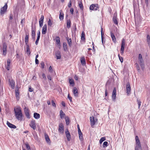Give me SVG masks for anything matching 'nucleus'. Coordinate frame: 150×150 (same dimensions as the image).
Masks as SVG:
<instances>
[{"instance_id": "obj_53", "label": "nucleus", "mask_w": 150, "mask_h": 150, "mask_svg": "<svg viewBox=\"0 0 150 150\" xmlns=\"http://www.w3.org/2000/svg\"><path fill=\"white\" fill-rule=\"evenodd\" d=\"M43 21H39V23L40 26V27H42L43 25Z\"/></svg>"}, {"instance_id": "obj_22", "label": "nucleus", "mask_w": 150, "mask_h": 150, "mask_svg": "<svg viewBox=\"0 0 150 150\" xmlns=\"http://www.w3.org/2000/svg\"><path fill=\"white\" fill-rule=\"evenodd\" d=\"M81 64L82 65H85L86 64V60L85 58L84 57H82L81 58Z\"/></svg>"}, {"instance_id": "obj_1", "label": "nucleus", "mask_w": 150, "mask_h": 150, "mask_svg": "<svg viewBox=\"0 0 150 150\" xmlns=\"http://www.w3.org/2000/svg\"><path fill=\"white\" fill-rule=\"evenodd\" d=\"M14 111L16 118L18 120H21L22 119V114L20 108L14 109Z\"/></svg>"}, {"instance_id": "obj_61", "label": "nucleus", "mask_w": 150, "mask_h": 150, "mask_svg": "<svg viewBox=\"0 0 150 150\" xmlns=\"http://www.w3.org/2000/svg\"><path fill=\"white\" fill-rule=\"evenodd\" d=\"M70 12L72 14H73L74 9L73 8H71V9H70Z\"/></svg>"}, {"instance_id": "obj_21", "label": "nucleus", "mask_w": 150, "mask_h": 150, "mask_svg": "<svg viewBox=\"0 0 150 150\" xmlns=\"http://www.w3.org/2000/svg\"><path fill=\"white\" fill-rule=\"evenodd\" d=\"M56 40L57 44L60 47L61 45L60 44V38L59 37L57 36L56 37Z\"/></svg>"}, {"instance_id": "obj_35", "label": "nucleus", "mask_w": 150, "mask_h": 150, "mask_svg": "<svg viewBox=\"0 0 150 150\" xmlns=\"http://www.w3.org/2000/svg\"><path fill=\"white\" fill-rule=\"evenodd\" d=\"M79 6L81 10H83V6L81 2H80L79 3Z\"/></svg>"}, {"instance_id": "obj_51", "label": "nucleus", "mask_w": 150, "mask_h": 150, "mask_svg": "<svg viewBox=\"0 0 150 150\" xmlns=\"http://www.w3.org/2000/svg\"><path fill=\"white\" fill-rule=\"evenodd\" d=\"M25 146L28 150H30V147L28 144H26Z\"/></svg>"}, {"instance_id": "obj_20", "label": "nucleus", "mask_w": 150, "mask_h": 150, "mask_svg": "<svg viewBox=\"0 0 150 150\" xmlns=\"http://www.w3.org/2000/svg\"><path fill=\"white\" fill-rule=\"evenodd\" d=\"M139 62L142 68L143 69L144 67V61L143 59H139Z\"/></svg>"}, {"instance_id": "obj_50", "label": "nucleus", "mask_w": 150, "mask_h": 150, "mask_svg": "<svg viewBox=\"0 0 150 150\" xmlns=\"http://www.w3.org/2000/svg\"><path fill=\"white\" fill-rule=\"evenodd\" d=\"M66 136L67 140L68 141H70L71 139L70 135H66Z\"/></svg>"}, {"instance_id": "obj_26", "label": "nucleus", "mask_w": 150, "mask_h": 150, "mask_svg": "<svg viewBox=\"0 0 150 150\" xmlns=\"http://www.w3.org/2000/svg\"><path fill=\"white\" fill-rule=\"evenodd\" d=\"M60 114L61 118L62 119L65 116V115L62 110H61L60 111Z\"/></svg>"}, {"instance_id": "obj_18", "label": "nucleus", "mask_w": 150, "mask_h": 150, "mask_svg": "<svg viewBox=\"0 0 150 150\" xmlns=\"http://www.w3.org/2000/svg\"><path fill=\"white\" fill-rule=\"evenodd\" d=\"M73 92L75 96H77L78 95V92L77 88L76 87H74L73 90Z\"/></svg>"}, {"instance_id": "obj_12", "label": "nucleus", "mask_w": 150, "mask_h": 150, "mask_svg": "<svg viewBox=\"0 0 150 150\" xmlns=\"http://www.w3.org/2000/svg\"><path fill=\"white\" fill-rule=\"evenodd\" d=\"M47 30V25L46 24L44 25L42 30V33L43 34H45Z\"/></svg>"}, {"instance_id": "obj_45", "label": "nucleus", "mask_w": 150, "mask_h": 150, "mask_svg": "<svg viewBox=\"0 0 150 150\" xmlns=\"http://www.w3.org/2000/svg\"><path fill=\"white\" fill-rule=\"evenodd\" d=\"M116 89L115 88H114L113 90L112 95H116Z\"/></svg>"}, {"instance_id": "obj_63", "label": "nucleus", "mask_w": 150, "mask_h": 150, "mask_svg": "<svg viewBox=\"0 0 150 150\" xmlns=\"http://www.w3.org/2000/svg\"><path fill=\"white\" fill-rule=\"evenodd\" d=\"M142 57L141 54H139V59H142Z\"/></svg>"}, {"instance_id": "obj_44", "label": "nucleus", "mask_w": 150, "mask_h": 150, "mask_svg": "<svg viewBox=\"0 0 150 150\" xmlns=\"http://www.w3.org/2000/svg\"><path fill=\"white\" fill-rule=\"evenodd\" d=\"M52 25V21L50 19H49L48 21V25H49L50 26H51Z\"/></svg>"}, {"instance_id": "obj_64", "label": "nucleus", "mask_w": 150, "mask_h": 150, "mask_svg": "<svg viewBox=\"0 0 150 150\" xmlns=\"http://www.w3.org/2000/svg\"><path fill=\"white\" fill-rule=\"evenodd\" d=\"M47 78L50 80H51L52 79V77L50 75H48L47 76Z\"/></svg>"}, {"instance_id": "obj_6", "label": "nucleus", "mask_w": 150, "mask_h": 150, "mask_svg": "<svg viewBox=\"0 0 150 150\" xmlns=\"http://www.w3.org/2000/svg\"><path fill=\"white\" fill-rule=\"evenodd\" d=\"M136 146L135 147V150H139L141 149V146L139 140H136Z\"/></svg>"}, {"instance_id": "obj_23", "label": "nucleus", "mask_w": 150, "mask_h": 150, "mask_svg": "<svg viewBox=\"0 0 150 150\" xmlns=\"http://www.w3.org/2000/svg\"><path fill=\"white\" fill-rule=\"evenodd\" d=\"M29 35L26 33L25 38V42L26 45H28Z\"/></svg>"}, {"instance_id": "obj_30", "label": "nucleus", "mask_w": 150, "mask_h": 150, "mask_svg": "<svg viewBox=\"0 0 150 150\" xmlns=\"http://www.w3.org/2000/svg\"><path fill=\"white\" fill-rule=\"evenodd\" d=\"M35 31L34 30H33V28H32V37L33 39L35 40Z\"/></svg>"}, {"instance_id": "obj_28", "label": "nucleus", "mask_w": 150, "mask_h": 150, "mask_svg": "<svg viewBox=\"0 0 150 150\" xmlns=\"http://www.w3.org/2000/svg\"><path fill=\"white\" fill-rule=\"evenodd\" d=\"M26 52L28 55H30V49L29 46L28 45H26Z\"/></svg>"}, {"instance_id": "obj_33", "label": "nucleus", "mask_w": 150, "mask_h": 150, "mask_svg": "<svg viewBox=\"0 0 150 150\" xmlns=\"http://www.w3.org/2000/svg\"><path fill=\"white\" fill-rule=\"evenodd\" d=\"M63 47L64 51H66L67 49V44L65 42H64L63 44Z\"/></svg>"}, {"instance_id": "obj_8", "label": "nucleus", "mask_w": 150, "mask_h": 150, "mask_svg": "<svg viewBox=\"0 0 150 150\" xmlns=\"http://www.w3.org/2000/svg\"><path fill=\"white\" fill-rule=\"evenodd\" d=\"M24 111L27 117L28 118H30V116L29 113L28 108L26 107H25L24 108Z\"/></svg>"}, {"instance_id": "obj_41", "label": "nucleus", "mask_w": 150, "mask_h": 150, "mask_svg": "<svg viewBox=\"0 0 150 150\" xmlns=\"http://www.w3.org/2000/svg\"><path fill=\"white\" fill-rule=\"evenodd\" d=\"M137 101L138 102V108L139 109L140 108V106L141 105V104L142 103H141V101H140V100H139L138 99H137Z\"/></svg>"}, {"instance_id": "obj_31", "label": "nucleus", "mask_w": 150, "mask_h": 150, "mask_svg": "<svg viewBox=\"0 0 150 150\" xmlns=\"http://www.w3.org/2000/svg\"><path fill=\"white\" fill-rule=\"evenodd\" d=\"M78 134L79 135V139L81 140L82 141L83 139L82 133L81 131L80 132H78Z\"/></svg>"}, {"instance_id": "obj_37", "label": "nucleus", "mask_w": 150, "mask_h": 150, "mask_svg": "<svg viewBox=\"0 0 150 150\" xmlns=\"http://www.w3.org/2000/svg\"><path fill=\"white\" fill-rule=\"evenodd\" d=\"M59 19L60 20H63L64 19V14L60 13L59 15Z\"/></svg>"}, {"instance_id": "obj_7", "label": "nucleus", "mask_w": 150, "mask_h": 150, "mask_svg": "<svg viewBox=\"0 0 150 150\" xmlns=\"http://www.w3.org/2000/svg\"><path fill=\"white\" fill-rule=\"evenodd\" d=\"M3 54L4 55H6L7 52V45L5 43H4L3 44Z\"/></svg>"}, {"instance_id": "obj_48", "label": "nucleus", "mask_w": 150, "mask_h": 150, "mask_svg": "<svg viewBox=\"0 0 150 150\" xmlns=\"http://www.w3.org/2000/svg\"><path fill=\"white\" fill-rule=\"evenodd\" d=\"M52 106L54 107V108L56 107V105L55 103H54V101L53 100H52Z\"/></svg>"}, {"instance_id": "obj_54", "label": "nucleus", "mask_w": 150, "mask_h": 150, "mask_svg": "<svg viewBox=\"0 0 150 150\" xmlns=\"http://www.w3.org/2000/svg\"><path fill=\"white\" fill-rule=\"evenodd\" d=\"M71 4H72V2L71 0H70L69 2V3L68 4V6L70 8L71 6Z\"/></svg>"}, {"instance_id": "obj_16", "label": "nucleus", "mask_w": 150, "mask_h": 150, "mask_svg": "<svg viewBox=\"0 0 150 150\" xmlns=\"http://www.w3.org/2000/svg\"><path fill=\"white\" fill-rule=\"evenodd\" d=\"M110 35L112 41L114 43H115L116 42V38L112 31L110 32Z\"/></svg>"}, {"instance_id": "obj_25", "label": "nucleus", "mask_w": 150, "mask_h": 150, "mask_svg": "<svg viewBox=\"0 0 150 150\" xmlns=\"http://www.w3.org/2000/svg\"><path fill=\"white\" fill-rule=\"evenodd\" d=\"M40 115L37 113L35 112L34 114V117L36 119H39L40 118Z\"/></svg>"}, {"instance_id": "obj_19", "label": "nucleus", "mask_w": 150, "mask_h": 150, "mask_svg": "<svg viewBox=\"0 0 150 150\" xmlns=\"http://www.w3.org/2000/svg\"><path fill=\"white\" fill-rule=\"evenodd\" d=\"M9 85L11 86L12 89L14 88L15 82L13 80H9Z\"/></svg>"}, {"instance_id": "obj_11", "label": "nucleus", "mask_w": 150, "mask_h": 150, "mask_svg": "<svg viewBox=\"0 0 150 150\" xmlns=\"http://www.w3.org/2000/svg\"><path fill=\"white\" fill-rule=\"evenodd\" d=\"M127 93L129 94L131 91V87L130 83L128 82L126 85Z\"/></svg>"}, {"instance_id": "obj_3", "label": "nucleus", "mask_w": 150, "mask_h": 150, "mask_svg": "<svg viewBox=\"0 0 150 150\" xmlns=\"http://www.w3.org/2000/svg\"><path fill=\"white\" fill-rule=\"evenodd\" d=\"M98 8V5L97 4H92L90 7V9L91 10L96 11Z\"/></svg>"}, {"instance_id": "obj_59", "label": "nucleus", "mask_w": 150, "mask_h": 150, "mask_svg": "<svg viewBox=\"0 0 150 150\" xmlns=\"http://www.w3.org/2000/svg\"><path fill=\"white\" fill-rule=\"evenodd\" d=\"M68 98L69 99L70 101H72V97L69 96V94L68 95Z\"/></svg>"}, {"instance_id": "obj_34", "label": "nucleus", "mask_w": 150, "mask_h": 150, "mask_svg": "<svg viewBox=\"0 0 150 150\" xmlns=\"http://www.w3.org/2000/svg\"><path fill=\"white\" fill-rule=\"evenodd\" d=\"M67 41L68 42V44L70 47H71L72 45L71 40V38H68L67 39Z\"/></svg>"}, {"instance_id": "obj_62", "label": "nucleus", "mask_w": 150, "mask_h": 150, "mask_svg": "<svg viewBox=\"0 0 150 150\" xmlns=\"http://www.w3.org/2000/svg\"><path fill=\"white\" fill-rule=\"evenodd\" d=\"M35 62L36 64H38L39 63V61L37 59L35 58Z\"/></svg>"}, {"instance_id": "obj_57", "label": "nucleus", "mask_w": 150, "mask_h": 150, "mask_svg": "<svg viewBox=\"0 0 150 150\" xmlns=\"http://www.w3.org/2000/svg\"><path fill=\"white\" fill-rule=\"evenodd\" d=\"M44 19V16H41L40 20L39 21H43Z\"/></svg>"}, {"instance_id": "obj_38", "label": "nucleus", "mask_w": 150, "mask_h": 150, "mask_svg": "<svg viewBox=\"0 0 150 150\" xmlns=\"http://www.w3.org/2000/svg\"><path fill=\"white\" fill-rule=\"evenodd\" d=\"M65 119L66 120V124L67 125H68L69 124V118L68 117H65Z\"/></svg>"}, {"instance_id": "obj_2", "label": "nucleus", "mask_w": 150, "mask_h": 150, "mask_svg": "<svg viewBox=\"0 0 150 150\" xmlns=\"http://www.w3.org/2000/svg\"><path fill=\"white\" fill-rule=\"evenodd\" d=\"M7 6V4L6 3L3 7L1 8L0 14L1 15H3L6 12Z\"/></svg>"}, {"instance_id": "obj_29", "label": "nucleus", "mask_w": 150, "mask_h": 150, "mask_svg": "<svg viewBox=\"0 0 150 150\" xmlns=\"http://www.w3.org/2000/svg\"><path fill=\"white\" fill-rule=\"evenodd\" d=\"M146 40L149 46L150 47V36L149 35H147Z\"/></svg>"}, {"instance_id": "obj_27", "label": "nucleus", "mask_w": 150, "mask_h": 150, "mask_svg": "<svg viewBox=\"0 0 150 150\" xmlns=\"http://www.w3.org/2000/svg\"><path fill=\"white\" fill-rule=\"evenodd\" d=\"M15 93H16V98L18 99H18H19V91L18 89H16L15 91Z\"/></svg>"}, {"instance_id": "obj_32", "label": "nucleus", "mask_w": 150, "mask_h": 150, "mask_svg": "<svg viewBox=\"0 0 150 150\" xmlns=\"http://www.w3.org/2000/svg\"><path fill=\"white\" fill-rule=\"evenodd\" d=\"M103 29L102 28H101V40L103 44V39L104 38L103 37V35H104L103 33Z\"/></svg>"}, {"instance_id": "obj_49", "label": "nucleus", "mask_w": 150, "mask_h": 150, "mask_svg": "<svg viewBox=\"0 0 150 150\" xmlns=\"http://www.w3.org/2000/svg\"><path fill=\"white\" fill-rule=\"evenodd\" d=\"M41 67L42 69H43L44 67V63L43 62H41L40 63Z\"/></svg>"}, {"instance_id": "obj_60", "label": "nucleus", "mask_w": 150, "mask_h": 150, "mask_svg": "<svg viewBox=\"0 0 150 150\" xmlns=\"http://www.w3.org/2000/svg\"><path fill=\"white\" fill-rule=\"evenodd\" d=\"M49 71L50 72H52V69L51 66H50L49 68Z\"/></svg>"}, {"instance_id": "obj_9", "label": "nucleus", "mask_w": 150, "mask_h": 150, "mask_svg": "<svg viewBox=\"0 0 150 150\" xmlns=\"http://www.w3.org/2000/svg\"><path fill=\"white\" fill-rule=\"evenodd\" d=\"M59 131L61 133H63L64 131V126L62 123H60L59 125Z\"/></svg>"}, {"instance_id": "obj_58", "label": "nucleus", "mask_w": 150, "mask_h": 150, "mask_svg": "<svg viewBox=\"0 0 150 150\" xmlns=\"http://www.w3.org/2000/svg\"><path fill=\"white\" fill-rule=\"evenodd\" d=\"M29 91L30 92H32L33 91V88H31L30 86L29 87Z\"/></svg>"}, {"instance_id": "obj_10", "label": "nucleus", "mask_w": 150, "mask_h": 150, "mask_svg": "<svg viewBox=\"0 0 150 150\" xmlns=\"http://www.w3.org/2000/svg\"><path fill=\"white\" fill-rule=\"evenodd\" d=\"M112 20L114 23L116 25L118 24V22L117 20V14L114 13L113 16Z\"/></svg>"}, {"instance_id": "obj_55", "label": "nucleus", "mask_w": 150, "mask_h": 150, "mask_svg": "<svg viewBox=\"0 0 150 150\" xmlns=\"http://www.w3.org/2000/svg\"><path fill=\"white\" fill-rule=\"evenodd\" d=\"M42 78L44 79V80H46V78L45 75L44 74H42Z\"/></svg>"}, {"instance_id": "obj_56", "label": "nucleus", "mask_w": 150, "mask_h": 150, "mask_svg": "<svg viewBox=\"0 0 150 150\" xmlns=\"http://www.w3.org/2000/svg\"><path fill=\"white\" fill-rule=\"evenodd\" d=\"M40 38H39V37H37V39L36 40V41L35 42V44L36 45H37L38 44Z\"/></svg>"}, {"instance_id": "obj_13", "label": "nucleus", "mask_w": 150, "mask_h": 150, "mask_svg": "<svg viewBox=\"0 0 150 150\" xmlns=\"http://www.w3.org/2000/svg\"><path fill=\"white\" fill-rule=\"evenodd\" d=\"M122 43L121 45V50L124 51L125 44V40L124 39H123L122 40Z\"/></svg>"}, {"instance_id": "obj_52", "label": "nucleus", "mask_w": 150, "mask_h": 150, "mask_svg": "<svg viewBox=\"0 0 150 150\" xmlns=\"http://www.w3.org/2000/svg\"><path fill=\"white\" fill-rule=\"evenodd\" d=\"M65 134L66 135H70V132L69 131L68 129H66L65 130Z\"/></svg>"}, {"instance_id": "obj_14", "label": "nucleus", "mask_w": 150, "mask_h": 150, "mask_svg": "<svg viewBox=\"0 0 150 150\" xmlns=\"http://www.w3.org/2000/svg\"><path fill=\"white\" fill-rule=\"evenodd\" d=\"M55 55L57 59H60L61 58L60 52L59 51H57L55 52Z\"/></svg>"}, {"instance_id": "obj_43", "label": "nucleus", "mask_w": 150, "mask_h": 150, "mask_svg": "<svg viewBox=\"0 0 150 150\" xmlns=\"http://www.w3.org/2000/svg\"><path fill=\"white\" fill-rule=\"evenodd\" d=\"M69 82L71 85H72V86H73L74 85V82L73 79H69Z\"/></svg>"}, {"instance_id": "obj_39", "label": "nucleus", "mask_w": 150, "mask_h": 150, "mask_svg": "<svg viewBox=\"0 0 150 150\" xmlns=\"http://www.w3.org/2000/svg\"><path fill=\"white\" fill-rule=\"evenodd\" d=\"M71 26V22L69 20H68L67 22V27L69 28Z\"/></svg>"}, {"instance_id": "obj_5", "label": "nucleus", "mask_w": 150, "mask_h": 150, "mask_svg": "<svg viewBox=\"0 0 150 150\" xmlns=\"http://www.w3.org/2000/svg\"><path fill=\"white\" fill-rule=\"evenodd\" d=\"M29 125L34 130H35L36 129L35 121L34 120H33L31 121L29 124Z\"/></svg>"}, {"instance_id": "obj_42", "label": "nucleus", "mask_w": 150, "mask_h": 150, "mask_svg": "<svg viewBox=\"0 0 150 150\" xmlns=\"http://www.w3.org/2000/svg\"><path fill=\"white\" fill-rule=\"evenodd\" d=\"M108 142L105 141L103 142V147H106L108 146Z\"/></svg>"}, {"instance_id": "obj_47", "label": "nucleus", "mask_w": 150, "mask_h": 150, "mask_svg": "<svg viewBox=\"0 0 150 150\" xmlns=\"http://www.w3.org/2000/svg\"><path fill=\"white\" fill-rule=\"evenodd\" d=\"M118 56L119 59L120 61V62H121V63L122 62H123V57L120 56L119 54H118Z\"/></svg>"}, {"instance_id": "obj_17", "label": "nucleus", "mask_w": 150, "mask_h": 150, "mask_svg": "<svg viewBox=\"0 0 150 150\" xmlns=\"http://www.w3.org/2000/svg\"><path fill=\"white\" fill-rule=\"evenodd\" d=\"M7 65L6 66V69L8 70H9L11 64V60L10 59H8L7 61Z\"/></svg>"}, {"instance_id": "obj_46", "label": "nucleus", "mask_w": 150, "mask_h": 150, "mask_svg": "<svg viewBox=\"0 0 150 150\" xmlns=\"http://www.w3.org/2000/svg\"><path fill=\"white\" fill-rule=\"evenodd\" d=\"M116 95H112V100L115 101L116 99Z\"/></svg>"}, {"instance_id": "obj_40", "label": "nucleus", "mask_w": 150, "mask_h": 150, "mask_svg": "<svg viewBox=\"0 0 150 150\" xmlns=\"http://www.w3.org/2000/svg\"><path fill=\"white\" fill-rule=\"evenodd\" d=\"M105 137H104L101 138L100 140V144H101L103 141H105Z\"/></svg>"}, {"instance_id": "obj_4", "label": "nucleus", "mask_w": 150, "mask_h": 150, "mask_svg": "<svg viewBox=\"0 0 150 150\" xmlns=\"http://www.w3.org/2000/svg\"><path fill=\"white\" fill-rule=\"evenodd\" d=\"M90 121L91 122V126L94 125L96 122L97 121V119L96 118H95L94 117H90Z\"/></svg>"}, {"instance_id": "obj_24", "label": "nucleus", "mask_w": 150, "mask_h": 150, "mask_svg": "<svg viewBox=\"0 0 150 150\" xmlns=\"http://www.w3.org/2000/svg\"><path fill=\"white\" fill-rule=\"evenodd\" d=\"M45 137L47 142L48 144H50V141L48 136L47 134H45Z\"/></svg>"}, {"instance_id": "obj_15", "label": "nucleus", "mask_w": 150, "mask_h": 150, "mask_svg": "<svg viewBox=\"0 0 150 150\" xmlns=\"http://www.w3.org/2000/svg\"><path fill=\"white\" fill-rule=\"evenodd\" d=\"M6 124L8 126L11 128L15 129L16 128L15 125L11 123L8 121L7 122Z\"/></svg>"}, {"instance_id": "obj_36", "label": "nucleus", "mask_w": 150, "mask_h": 150, "mask_svg": "<svg viewBox=\"0 0 150 150\" xmlns=\"http://www.w3.org/2000/svg\"><path fill=\"white\" fill-rule=\"evenodd\" d=\"M85 34L83 32L81 33V39L83 40H85Z\"/></svg>"}]
</instances>
